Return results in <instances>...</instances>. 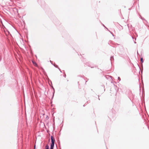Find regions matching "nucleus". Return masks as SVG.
<instances>
[{
	"mask_svg": "<svg viewBox=\"0 0 149 149\" xmlns=\"http://www.w3.org/2000/svg\"><path fill=\"white\" fill-rule=\"evenodd\" d=\"M35 148V146H34Z\"/></svg>",
	"mask_w": 149,
	"mask_h": 149,
	"instance_id": "obj_4",
	"label": "nucleus"
},
{
	"mask_svg": "<svg viewBox=\"0 0 149 149\" xmlns=\"http://www.w3.org/2000/svg\"><path fill=\"white\" fill-rule=\"evenodd\" d=\"M51 139L52 143L51 144L50 149H53L54 145V143L55 140L52 136L51 137ZM45 147V149H49V146L48 145H47Z\"/></svg>",
	"mask_w": 149,
	"mask_h": 149,
	"instance_id": "obj_1",
	"label": "nucleus"
},
{
	"mask_svg": "<svg viewBox=\"0 0 149 149\" xmlns=\"http://www.w3.org/2000/svg\"><path fill=\"white\" fill-rule=\"evenodd\" d=\"M33 63L35 66H37V65L36 63L35 62H33Z\"/></svg>",
	"mask_w": 149,
	"mask_h": 149,
	"instance_id": "obj_2",
	"label": "nucleus"
},
{
	"mask_svg": "<svg viewBox=\"0 0 149 149\" xmlns=\"http://www.w3.org/2000/svg\"><path fill=\"white\" fill-rule=\"evenodd\" d=\"M143 58H141V63H142L143 62Z\"/></svg>",
	"mask_w": 149,
	"mask_h": 149,
	"instance_id": "obj_3",
	"label": "nucleus"
}]
</instances>
